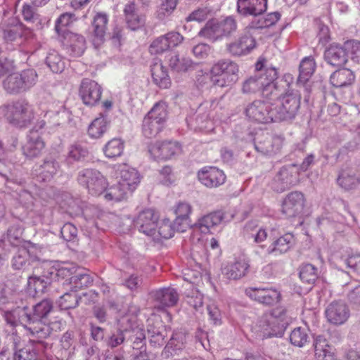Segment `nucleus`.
Listing matches in <instances>:
<instances>
[{"label":"nucleus","mask_w":360,"mask_h":360,"mask_svg":"<svg viewBox=\"0 0 360 360\" xmlns=\"http://www.w3.org/2000/svg\"><path fill=\"white\" fill-rule=\"evenodd\" d=\"M53 302L51 299H43L29 307L27 304L18 306L5 311L4 319L8 324L15 327L18 324L47 323L53 311Z\"/></svg>","instance_id":"f257e3e1"},{"label":"nucleus","mask_w":360,"mask_h":360,"mask_svg":"<svg viewBox=\"0 0 360 360\" xmlns=\"http://www.w3.org/2000/svg\"><path fill=\"white\" fill-rule=\"evenodd\" d=\"M7 122L18 129H26L35 119L33 105L25 98H17L7 102L1 106Z\"/></svg>","instance_id":"f03ea898"},{"label":"nucleus","mask_w":360,"mask_h":360,"mask_svg":"<svg viewBox=\"0 0 360 360\" xmlns=\"http://www.w3.org/2000/svg\"><path fill=\"white\" fill-rule=\"evenodd\" d=\"M237 30V23L233 16L212 18L208 20L198 32V36L210 42H216L232 35Z\"/></svg>","instance_id":"7ed1b4c3"},{"label":"nucleus","mask_w":360,"mask_h":360,"mask_svg":"<svg viewBox=\"0 0 360 360\" xmlns=\"http://www.w3.org/2000/svg\"><path fill=\"white\" fill-rule=\"evenodd\" d=\"M38 75L33 68L8 75L2 82L5 92L11 96H17L30 91L36 85Z\"/></svg>","instance_id":"20e7f679"},{"label":"nucleus","mask_w":360,"mask_h":360,"mask_svg":"<svg viewBox=\"0 0 360 360\" xmlns=\"http://www.w3.org/2000/svg\"><path fill=\"white\" fill-rule=\"evenodd\" d=\"M290 320L287 309L283 307H278L262 314L259 326L268 337H282Z\"/></svg>","instance_id":"39448f33"},{"label":"nucleus","mask_w":360,"mask_h":360,"mask_svg":"<svg viewBox=\"0 0 360 360\" xmlns=\"http://www.w3.org/2000/svg\"><path fill=\"white\" fill-rule=\"evenodd\" d=\"M0 29L4 42L13 49L20 48L32 36V28H27L15 17L2 21Z\"/></svg>","instance_id":"423d86ee"},{"label":"nucleus","mask_w":360,"mask_h":360,"mask_svg":"<svg viewBox=\"0 0 360 360\" xmlns=\"http://www.w3.org/2000/svg\"><path fill=\"white\" fill-rule=\"evenodd\" d=\"M239 68L230 59H221L215 63L210 70V79L214 86H231L238 79Z\"/></svg>","instance_id":"0eeeda50"},{"label":"nucleus","mask_w":360,"mask_h":360,"mask_svg":"<svg viewBox=\"0 0 360 360\" xmlns=\"http://www.w3.org/2000/svg\"><path fill=\"white\" fill-rule=\"evenodd\" d=\"M257 71H265L266 79L262 96L269 101L281 100L282 96L287 93L283 86L279 84L277 81L278 73L277 69L266 64V60H259L255 64Z\"/></svg>","instance_id":"6e6552de"},{"label":"nucleus","mask_w":360,"mask_h":360,"mask_svg":"<svg viewBox=\"0 0 360 360\" xmlns=\"http://www.w3.org/2000/svg\"><path fill=\"white\" fill-rule=\"evenodd\" d=\"M60 154L51 150L32 167V174L39 181L50 182L61 172Z\"/></svg>","instance_id":"1a4fd4ad"},{"label":"nucleus","mask_w":360,"mask_h":360,"mask_svg":"<svg viewBox=\"0 0 360 360\" xmlns=\"http://www.w3.org/2000/svg\"><path fill=\"white\" fill-rule=\"evenodd\" d=\"M246 119L255 124H269L274 120V103L260 99L248 103L243 109Z\"/></svg>","instance_id":"9d476101"},{"label":"nucleus","mask_w":360,"mask_h":360,"mask_svg":"<svg viewBox=\"0 0 360 360\" xmlns=\"http://www.w3.org/2000/svg\"><path fill=\"white\" fill-rule=\"evenodd\" d=\"M301 96L297 91H288L282 96L280 103L274 104L276 122L294 120L300 108Z\"/></svg>","instance_id":"9b49d317"},{"label":"nucleus","mask_w":360,"mask_h":360,"mask_svg":"<svg viewBox=\"0 0 360 360\" xmlns=\"http://www.w3.org/2000/svg\"><path fill=\"white\" fill-rule=\"evenodd\" d=\"M167 115V110L163 104H155L143 120V135L147 139L155 138L163 129Z\"/></svg>","instance_id":"f8f14e48"},{"label":"nucleus","mask_w":360,"mask_h":360,"mask_svg":"<svg viewBox=\"0 0 360 360\" xmlns=\"http://www.w3.org/2000/svg\"><path fill=\"white\" fill-rule=\"evenodd\" d=\"M77 181L88 190L89 194L98 196L107 188V181L101 173L95 169H83L78 172Z\"/></svg>","instance_id":"ddd939ff"},{"label":"nucleus","mask_w":360,"mask_h":360,"mask_svg":"<svg viewBox=\"0 0 360 360\" xmlns=\"http://www.w3.org/2000/svg\"><path fill=\"white\" fill-rule=\"evenodd\" d=\"M299 181V173L294 164L282 167L269 184L276 193H283L295 186Z\"/></svg>","instance_id":"4468645a"},{"label":"nucleus","mask_w":360,"mask_h":360,"mask_svg":"<svg viewBox=\"0 0 360 360\" xmlns=\"http://www.w3.org/2000/svg\"><path fill=\"white\" fill-rule=\"evenodd\" d=\"M102 93V86L96 81L89 78L82 79L79 87V96L85 105H97L101 102Z\"/></svg>","instance_id":"2eb2a0df"},{"label":"nucleus","mask_w":360,"mask_h":360,"mask_svg":"<svg viewBox=\"0 0 360 360\" xmlns=\"http://www.w3.org/2000/svg\"><path fill=\"white\" fill-rule=\"evenodd\" d=\"M306 199L300 191L289 193L282 202L281 212L287 218L301 217L304 214Z\"/></svg>","instance_id":"dca6fc26"},{"label":"nucleus","mask_w":360,"mask_h":360,"mask_svg":"<svg viewBox=\"0 0 360 360\" xmlns=\"http://www.w3.org/2000/svg\"><path fill=\"white\" fill-rule=\"evenodd\" d=\"M256 46L255 39L251 34L246 33L228 44L226 50L231 56L240 57L250 53Z\"/></svg>","instance_id":"f3484780"},{"label":"nucleus","mask_w":360,"mask_h":360,"mask_svg":"<svg viewBox=\"0 0 360 360\" xmlns=\"http://www.w3.org/2000/svg\"><path fill=\"white\" fill-rule=\"evenodd\" d=\"M245 295L251 300L266 306L278 303L281 298V292L272 288H249L245 290Z\"/></svg>","instance_id":"a211bd4d"},{"label":"nucleus","mask_w":360,"mask_h":360,"mask_svg":"<svg viewBox=\"0 0 360 360\" xmlns=\"http://www.w3.org/2000/svg\"><path fill=\"white\" fill-rule=\"evenodd\" d=\"M254 146L262 155L271 156L280 150L281 143L278 138L271 134L262 133L254 139Z\"/></svg>","instance_id":"6ab92c4d"},{"label":"nucleus","mask_w":360,"mask_h":360,"mask_svg":"<svg viewBox=\"0 0 360 360\" xmlns=\"http://www.w3.org/2000/svg\"><path fill=\"white\" fill-rule=\"evenodd\" d=\"M158 217L152 209L144 210L141 212L136 219L134 226L140 232L147 236H154L158 229Z\"/></svg>","instance_id":"aec40b11"},{"label":"nucleus","mask_w":360,"mask_h":360,"mask_svg":"<svg viewBox=\"0 0 360 360\" xmlns=\"http://www.w3.org/2000/svg\"><path fill=\"white\" fill-rule=\"evenodd\" d=\"M58 37L72 57H79L84 53L86 49V40L82 35L70 31L64 32Z\"/></svg>","instance_id":"412c9836"},{"label":"nucleus","mask_w":360,"mask_h":360,"mask_svg":"<svg viewBox=\"0 0 360 360\" xmlns=\"http://www.w3.org/2000/svg\"><path fill=\"white\" fill-rule=\"evenodd\" d=\"M187 334L182 330H176L172 333L161 352V356L169 359L174 355H179L186 345Z\"/></svg>","instance_id":"4be33fe9"},{"label":"nucleus","mask_w":360,"mask_h":360,"mask_svg":"<svg viewBox=\"0 0 360 360\" xmlns=\"http://www.w3.org/2000/svg\"><path fill=\"white\" fill-rule=\"evenodd\" d=\"M149 345L154 349H160L167 342V326L162 321L149 323L147 326Z\"/></svg>","instance_id":"5701e85b"},{"label":"nucleus","mask_w":360,"mask_h":360,"mask_svg":"<svg viewBox=\"0 0 360 360\" xmlns=\"http://www.w3.org/2000/svg\"><path fill=\"white\" fill-rule=\"evenodd\" d=\"M149 153L156 160H167L180 153L181 146L176 142H156L149 148Z\"/></svg>","instance_id":"b1692460"},{"label":"nucleus","mask_w":360,"mask_h":360,"mask_svg":"<svg viewBox=\"0 0 360 360\" xmlns=\"http://www.w3.org/2000/svg\"><path fill=\"white\" fill-rule=\"evenodd\" d=\"M198 179L206 187L215 188L225 182L226 175L215 167H205L198 171Z\"/></svg>","instance_id":"393cba45"},{"label":"nucleus","mask_w":360,"mask_h":360,"mask_svg":"<svg viewBox=\"0 0 360 360\" xmlns=\"http://www.w3.org/2000/svg\"><path fill=\"white\" fill-rule=\"evenodd\" d=\"M349 49L346 47V42L343 46L338 44H332L324 52L325 60L334 67H341L348 60Z\"/></svg>","instance_id":"a878e982"},{"label":"nucleus","mask_w":360,"mask_h":360,"mask_svg":"<svg viewBox=\"0 0 360 360\" xmlns=\"http://www.w3.org/2000/svg\"><path fill=\"white\" fill-rule=\"evenodd\" d=\"M40 257L36 255L34 251H30L27 248H22L13 255L11 260V266L13 270L25 271L32 266L34 262H39Z\"/></svg>","instance_id":"bb28decb"},{"label":"nucleus","mask_w":360,"mask_h":360,"mask_svg":"<svg viewBox=\"0 0 360 360\" xmlns=\"http://www.w3.org/2000/svg\"><path fill=\"white\" fill-rule=\"evenodd\" d=\"M316 69L314 59L311 57L304 58L299 65V75L297 79L296 85L302 87L309 93L311 91L310 78Z\"/></svg>","instance_id":"cd10ccee"},{"label":"nucleus","mask_w":360,"mask_h":360,"mask_svg":"<svg viewBox=\"0 0 360 360\" xmlns=\"http://www.w3.org/2000/svg\"><path fill=\"white\" fill-rule=\"evenodd\" d=\"M267 9V0H238L237 11L244 16H259Z\"/></svg>","instance_id":"c85d7f7f"},{"label":"nucleus","mask_w":360,"mask_h":360,"mask_svg":"<svg viewBox=\"0 0 360 360\" xmlns=\"http://www.w3.org/2000/svg\"><path fill=\"white\" fill-rule=\"evenodd\" d=\"M326 316L330 323L335 325H341L349 318V310L344 302H333L327 307Z\"/></svg>","instance_id":"c756f323"},{"label":"nucleus","mask_w":360,"mask_h":360,"mask_svg":"<svg viewBox=\"0 0 360 360\" xmlns=\"http://www.w3.org/2000/svg\"><path fill=\"white\" fill-rule=\"evenodd\" d=\"M45 148V143L41 136H39L35 133L27 135V142L22 148L23 155L27 159H34L38 158L42 153Z\"/></svg>","instance_id":"7c9ffc66"},{"label":"nucleus","mask_w":360,"mask_h":360,"mask_svg":"<svg viewBox=\"0 0 360 360\" xmlns=\"http://www.w3.org/2000/svg\"><path fill=\"white\" fill-rule=\"evenodd\" d=\"M108 22V15L104 13H98L94 18L92 41L96 48H98L105 41Z\"/></svg>","instance_id":"2f4dec72"},{"label":"nucleus","mask_w":360,"mask_h":360,"mask_svg":"<svg viewBox=\"0 0 360 360\" xmlns=\"http://www.w3.org/2000/svg\"><path fill=\"white\" fill-rule=\"evenodd\" d=\"M123 12L126 24L129 29L136 31L144 27L146 17L144 15L139 13L134 2L126 4Z\"/></svg>","instance_id":"473e14b6"},{"label":"nucleus","mask_w":360,"mask_h":360,"mask_svg":"<svg viewBox=\"0 0 360 360\" xmlns=\"http://www.w3.org/2000/svg\"><path fill=\"white\" fill-rule=\"evenodd\" d=\"M265 79V71H257V73L255 75L250 76L243 82L241 92L246 95L256 94L257 93L262 94Z\"/></svg>","instance_id":"72a5a7b5"},{"label":"nucleus","mask_w":360,"mask_h":360,"mask_svg":"<svg viewBox=\"0 0 360 360\" xmlns=\"http://www.w3.org/2000/svg\"><path fill=\"white\" fill-rule=\"evenodd\" d=\"M150 72L153 82L162 89H167L171 85V79L167 69L162 65L161 60L155 59L150 65Z\"/></svg>","instance_id":"f704fd0d"},{"label":"nucleus","mask_w":360,"mask_h":360,"mask_svg":"<svg viewBox=\"0 0 360 360\" xmlns=\"http://www.w3.org/2000/svg\"><path fill=\"white\" fill-rule=\"evenodd\" d=\"M313 346L316 360H335L333 347L329 345L324 335L315 336Z\"/></svg>","instance_id":"c9c22d12"},{"label":"nucleus","mask_w":360,"mask_h":360,"mask_svg":"<svg viewBox=\"0 0 360 360\" xmlns=\"http://www.w3.org/2000/svg\"><path fill=\"white\" fill-rule=\"evenodd\" d=\"M224 218V213L222 211H214L200 217L193 226L198 228L202 233H207L212 228L219 225Z\"/></svg>","instance_id":"e433bc0d"},{"label":"nucleus","mask_w":360,"mask_h":360,"mask_svg":"<svg viewBox=\"0 0 360 360\" xmlns=\"http://www.w3.org/2000/svg\"><path fill=\"white\" fill-rule=\"evenodd\" d=\"M249 268V262L244 258H240L235 262L226 265L222 269V272L227 278L238 280L246 276Z\"/></svg>","instance_id":"4c0bfd02"},{"label":"nucleus","mask_w":360,"mask_h":360,"mask_svg":"<svg viewBox=\"0 0 360 360\" xmlns=\"http://www.w3.org/2000/svg\"><path fill=\"white\" fill-rule=\"evenodd\" d=\"M154 300L160 304L159 307H170L174 306L179 300L176 290L172 288H164L153 292Z\"/></svg>","instance_id":"58836bf2"},{"label":"nucleus","mask_w":360,"mask_h":360,"mask_svg":"<svg viewBox=\"0 0 360 360\" xmlns=\"http://www.w3.org/2000/svg\"><path fill=\"white\" fill-rule=\"evenodd\" d=\"M166 61L170 70L174 72H186L193 68V60L187 57L170 53L166 56Z\"/></svg>","instance_id":"ea45409f"},{"label":"nucleus","mask_w":360,"mask_h":360,"mask_svg":"<svg viewBox=\"0 0 360 360\" xmlns=\"http://www.w3.org/2000/svg\"><path fill=\"white\" fill-rule=\"evenodd\" d=\"M22 326L28 335L33 338L32 340H45L51 334L52 328L46 323L18 324Z\"/></svg>","instance_id":"a19ab883"},{"label":"nucleus","mask_w":360,"mask_h":360,"mask_svg":"<svg viewBox=\"0 0 360 360\" xmlns=\"http://www.w3.org/2000/svg\"><path fill=\"white\" fill-rule=\"evenodd\" d=\"M119 182L125 186L130 193L133 192L140 183V175L134 168L124 166L120 172Z\"/></svg>","instance_id":"79ce46f5"},{"label":"nucleus","mask_w":360,"mask_h":360,"mask_svg":"<svg viewBox=\"0 0 360 360\" xmlns=\"http://www.w3.org/2000/svg\"><path fill=\"white\" fill-rule=\"evenodd\" d=\"M93 281V277L85 270L76 269V273L69 279V284L71 291L77 292L89 287Z\"/></svg>","instance_id":"37998d69"},{"label":"nucleus","mask_w":360,"mask_h":360,"mask_svg":"<svg viewBox=\"0 0 360 360\" xmlns=\"http://www.w3.org/2000/svg\"><path fill=\"white\" fill-rule=\"evenodd\" d=\"M355 79L354 72L347 68L339 69L330 77V82L335 87H344L351 85Z\"/></svg>","instance_id":"c03bdc74"},{"label":"nucleus","mask_w":360,"mask_h":360,"mask_svg":"<svg viewBox=\"0 0 360 360\" xmlns=\"http://www.w3.org/2000/svg\"><path fill=\"white\" fill-rule=\"evenodd\" d=\"M294 244V236L287 233L275 240L267 249L269 255L278 252L283 254L287 252Z\"/></svg>","instance_id":"a18cd8bd"},{"label":"nucleus","mask_w":360,"mask_h":360,"mask_svg":"<svg viewBox=\"0 0 360 360\" xmlns=\"http://www.w3.org/2000/svg\"><path fill=\"white\" fill-rule=\"evenodd\" d=\"M22 230L18 225H13L9 227L6 234L0 238V248H4L6 243L8 242L13 247H18L22 244Z\"/></svg>","instance_id":"49530a36"},{"label":"nucleus","mask_w":360,"mask_h":360,"mask_svg":"<svg viewBox=\"0 0 360 360\" xmlns=\"http://www.w3.org/2000/svg\"><path fill=\"white\" fill-rule=\"evenodd\" d=\"M110 122L101 114L100 117L94 119L88 127V134L93 139H99L108 131Z\"/></svg>","instance_id":"de8ad7c7"},{"label":"nucleus","mask_w":360,"mask_h":360,"mask_svg":"<svg viewBox=\"0 0 360 360\" xmlns=\"http://www.w3.org/2000/svg\"><path fill=\"white\" fill-rule=\"evenodd\" d=\"M51 283L46 281L44 277L37 275L34 271L32 274L27 278V287L30 293L33 291V296L44 293L47 288L51 286Z\"/></svg>","instance_id":"09e8293b"},{"label":"nucleus","mask_w":360,"mask_h":360,"mask_svg":"<svg viewBox=\"0 0 360 360\" xmlns=\"http://www.w3.org/2000/svg\"><path fill=\"white\" fill-rule=\"evenodd\" d=\"M33 271L37 275L44 277L51 284L56 281V267L55 262L53 261L43 260L33 268Z\"/></svg>","instance_id":"8fccbe9b"},{"label":"nucleus","mask_w":360,"mask_h":360,"mask_svg":"<svg viewBox=\"0 0 360 360\" xmlns=\"http://www.w3.org/2000/svg\"><path fill=\"white\" fill-rule=\"evenodd\" d=\"M124 148V142L120 139L114 138L107 142L103 148V151L106 158L112 159L121 156Z\"/></svg>","instance_id":"3c124183"},{"label":"nucleus","mask_w":360,"mask_h":360,"mask_svg":"<svg viewBox=\"0 0 360 360\" xmlns=\"http://www.w3.org/2000/svg\"><path fill=\"white\" fill-rule=\"evenodd\" d=\"M89 152L81 143H74L68 148L67 160L69 162H83L89 156Z\"/></svg>","instance_id":"603ef678"},{"label":"nucleus","mask_w":360,"mask_h":360,"mask_svg":"<svg viewBox=\"0 0 360 360\" xmlns=\"http://www.w3.org/2000/svg\"><path fill=\"white\" fill-rule=\"evenodd\" d=\"M104 212L98 207L94 205H86L82 210V215L84 219L88 224L87 226L89 228L98 229V224L96 220L103 217Z\"/></svg>","instance_id":"864d4df0"},{"label":"nucleus","mask_w":360,"mask_h":360,"mask_svg":"<svg viewBox=\"0 0 360 360\" xmlns=\"http://www.w3.org/2000/svg\"><path fill=\"white\" fill-rule=\"evenodd\" d=\"M104 191V198L105 200L116 202L124 200L127 194L129 192V191L119 181L117 184H114L108 188H106Z\"/></svg>","instance_id":"5fc2aeb1"},{"label":"nucleus","mask_w":360,"mask_h":360,"mask_svg":"<svg viewBox=\"0 0 360 360\" xmlns=\"http://www.w3.org/2000/svg\"><path fill=\"white\" fill-rule=\"evenodd\" d=\"M45 63L50 70L54 73H60L65 69V62L62 56L53 50L48 53Z\"/></svg>","instance_id":"6e6d98bb"},{"label":"nucleus","mask_w":360,"mask_h":360,"mask_svg":"<svg viewBox=\"0 0 360 360\" xmlns=\"http://www.w3.org/2000/svg\"><path fill=\"white\" fill-rule=\"evenodd\" d=\"M299 276L302 282L314 284L319 277L318 269L311 264H303L300 267Z\"/></svg>","instance_id":"4d7b16f0"},{"label":"nucleus","mask_w":360,"mask_h":360,"mask_svg":"<svg viewBox=\"0 0 360 360\" xmlns=\"http://www.w3.org/2000/svg\"><path fill=\"white\" fill-rule=\"evenodd\" d=\"M129 333L128 330H122L115 328L114 330L108 333L105 342L106 345L110 348H115L124 343L126 335Z\"/></svg>","instance_id":"13d9d810"},{"label":"nucleus","mask_w":360,"mask_h":360,"mask_svg":"<svg viewBox=\"0 0 360 360\" xmlns=\"http://www.w3.org/2000/svg\"><path fill=\"white\" fill-rule=\"evenodd\" d=\"M21 13L24 20L32 25L29 28H32V30L34 27H39L40 25L39 15L37 13L34 7L25 4L22 6Z\"/></svg>","instance_id":"bf43d9fd"},{"label":"nucleus","mask_w":360,"mask_h":360,"mask_svg":"<svg viewBox=\"0 0 360 360\" xmlns=\"http://www.w3.org/2000/svg\"><path fill=\"white\" fill-rule=\"evenodd\" d=\"M79 304V298L76 292H65L58 300V307L61 310L76 308Z\"/></svg>","instance_id":"052dcab7"},{"label":"nucleus","mask_w":360,"mask_h":360,"mask_svg":"<svg viewBox=\"0 0 360 360\" xmlns=\"http://www.w3.org/2000/svg\"><path fill=\"white\" fill-rule=\"evenodd\" d=\"M290 341L292 345L298 347H304L309 342L307 330L302 327H297L291 331Z\"/></svg>","instance_id":"680f3d73"},{"label":"nucleus","mask_w":360,"mask_h":360,"mask_svg":"<svg viewBox=\"0 0 360 360\" xmlns=\"http://www.w3.org/2000/svg\"><path fill=\"white\" fill-rule=\"evenodd\" d=\"M74 18L75 14L70 13H65L59 16L56 21L54 27L58 37L63 35L64 32H70L67 27L72 22Z\"/></svg>","instance_id":"e2e57ef3"},{"label":"nucleus","mask_w":360,"mask_h":360,"mask_svg":"<svg viewBox=\"0 0 360 360\" xmlns=\"http://www.w3.org/2000/svg\"><path fill=\"white\" fill-rule=\"evenodd\" d=\"M208 121V115L205 112L195 113L186 119L188 127L194 130L206 128V122Z\"/></svg>","instance_id":"0e129e2a"},{"label":"nucleus","mask_w":360,"mask_h":360,"mask_svg":"<svg viewBox=\"0 0 360 360\" xmlns=\"http://www.w3.org/2000/svg\"><path fill=\"white\" fill-rule=\"evenodd\" d=\"M130 335L134 350H139L146 348V339L145 331L142 328H135L131 331Z\"/></svg>","instance_id":"69168bd1"},{"label":"nucleus","mask_w":360,"mask_h":360,"mask_svg":"<svg viewBox=\"0 0 360 360\" xmlns=\"http://www.w3.org/2000/svg\"><path fill=\"white\" fill-rule=\"evenodd\" d=\"M339 185L346 190L355 188L360 184V178L355 175L342 174L338 179Z\"/></svg>","instance_id":"338daca9"},{"label":"nucleus","mask_w":360,"mask_h":360,"mask_svg":"<svg viewBox=\"0 0 360 360\" xmlns=\"http://www.w3.org/2000/svg\"><path fill=\"white\" fill-rule=\"evenodd\" d=\"M35 359L34 348L26 345L22 348L16 349L13 354L11 360H33Z\"/></svg>","instance_id":"774afa93"}]
</instances>
